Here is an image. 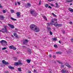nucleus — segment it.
Here are the masks:
<instances>
[{
	"label": "nucleus",
	"instance_id": "obj_39",
	"mask_svg": "<svg viewBox=\"0 0 73 73\" xmlns=\"http://www.w3.org/2000/svg\"><path fill=\"white\" fill-rule=\"evenodd\" d=\"M3 13H5L6 12L4 10H3Z\"/></svg>",
	"mask_w": 73,
	"mask_h": 73
},
{
	"label": "nucleus",
	"instance_id": "obj_8",
	"mask_svg": "<svg viewBox=\"0 0 73 73\" xmlns=\"http://www.w3.org/2000/svg\"><path fill=\"white\" fill-rule=\"evenodd\" d=\"M2 62L3 64H5V65H8L9 64V62L5 61V60H3L2 61Z\"/></svg>",
	"mask_w": 73,
	"mask_h": 73
},
{
	"label": "nucleus",
	"instance_id": "obj_46",
	"mask_svg": "<svg viewBox=\"0 0 73 73\" xmlns=\"http://www.w3.org/2000/svg\"><path fill=\"white\" fill-rule=\"evenodd\" d=\"M53 58H56V56H54V55H53Z\"/></svg>",
	"mask_w": 73,
	"mask_h": 73
},
{
	"label": "nucleus",
	"instance_id": "obj_48",
	"mask_svg": "<svg viewBox=\"0 0 73 73\" xmlns=\"http://www.w3.org/2000/svg\"><path fill=\"white\" fill-rule=\"evenodd\" d=\"M17 5V2H15V5Z\"/></svg>",
	"mask_w": 73,
	"mask_h": 73
},
{
	"label": "nucleus",
	"instance_id": "obj_36",
	"mask_svg": "<svg viewBox=\"0 0 73 73\" xmlns=\"http://www.w3.org/2000/svg\"><path fill=\"white\" fill-rule=\"evenodd\" d=\"M6 47H4L2 48V50H5V49H6Z\"/></svg>",
	"mask_w": 73,
	"mask_h": 73
},
{
	"label": "nucleus",
	"instance_id": "obj_15",
	"mask_svg": "<svg viewBox=\"0 0 73 73\" xmlns=\"http://www.w3.org/2000/svg\"><path fill=\"white\" fill-rule=\"evenodd\" d=\"M68 11H70L71 12H73V9L69 8L68 9Z\"/></svg>",
	"mask_w": 73,
	"mask_h": 73
},
{
	"label": "nucleus",
	"instance_id": "obj_17",
	"mask_svg": "<svg viewBox=\"0 0 73 73\" xmlns=\"http://www.w3.org/2000/svg\"><path fill=\"white\" fill-rule=\"evenodd\" d=\"M27 62L28 63V64H29L30 62H31V60H29V59H27L26 60Z\"/></svg>",
	"mask_w": 73,
	"mask_h": 73
},
{
	"label": "nucleus",
	"instance_id": "obj_31",
	"mask_svg": "<svg viewBox=\"0 0 73 73\" xmlns=\"http://www.w3.org/2000/svg\"><path fill=\"white\" fill-rule=\"evenodd\" d=\"M57 61L58 63H59V64H62V62H60L58 60H57Z\"/></svg>",
	"mask_w": 73,
	"mask_h": 73
},
{
	"label": "nucleus",
	"instance_id": "obj_25",
	"mask_svg": "<svg viewBox=\"0 0 73 73\" xmlns=\"http://www.w3.org/2000/svg\"><path fill=\"white\" fill-rule=\"evenodd\" d=\"M43 17L44 19H45V20H47V19L46 18V17L45 16H43Z\"/></svg>",
	"mask_w": 73,
	"mask_h": 73
},
{
	"label": "nucleus",
	"instance_id": "obj_11",
	"mask_svg": "<svg viewBox=\"0 0 73 73\" xmlns=\"http://www.w3.org/2000/svg\"><path fill=\"white\" fill-rule=\"evenodd\" d=\"M31 6V3H28L26 5V7H27V8H29Z\"/></svg>",
	"mask_w": 73,
	"mask_h": 73
},
{
	"label": "nucleus",
	"instance_id": "obj_53",
	"mask_svg": "<svg viewBox=\"0 0 73 73\" xmlns=\"http://www.w3.org/2000/svg\"><path fill=\"white\" fill-rule=\"evenodd\" d=\"M69 24H72V22H70L69 23Z\"/></svg>",
	"mask_w": 73,
	"mask_h": 73
},
{
	"label": "nucleus",
	"instance_id": "obj_56",
	"mask_svg": "<svg viewBox=\"0 0 73 73\" xmlns=\"http://www.w3.org/2000/svg\"><path fill=\"white\" fill-rule=\"evenodd\" d=\"M51 55L50 54V55H49V57H51Z\"/></svg>",
	"mask_w": 73,
	"mask_h": 73
},
{
	"label": "nucleus",
	"instance_id": "obj_44",
	"mask_svg": "<svg viewBox=\"0 0 73 73\" xmlns=\"http://www.w3.org/2000/svg\"><path fill=\"white\" fill-rule=\"evenodd\" d=\"M61 67L62 68H63V67H64V65H61Z\"/></svg>",
	"mask_w": 73,
	"mask_h": 73
},
{
	"label": "nucleus",
	"instance_id": "obj_21",
	"mask_svg": "<svg viewBox=\"0 0 73 73\" xmlns=\"http://www.w3.org/2000/svg\"><path fill=\"white\" fill-rule=\"evenodd\" d=\"M28 40H25L23 41V43L24 44H26V43H27L28 42Z\"/></svg>",
	"mask_w": 73,
	"mask_h": 73
},
{
	"label": "nucleus",
	"instance_id": "obj_38",
	"mask_svg": "<svg viewBox=\"0 0 73 73\" xmlns=\"http://www.w3.org/2000/svg\"><path fill=\"white\" fill-rule=\"evenodd\" d=\"M50 35H52V32L51 31H50Z\"/></svg>",
	"mask_w": 73,
	"mask_h": 73
},
{
	"label": "nucleus",
	"instance_id": "obj_5",
	"mask_svg": "<svg viewBox=\"0 0 73 73\" xmlns=\"http://www.w3.org/2000/svg\"><path fill=\"white\" fill-rule=\"evenodd\" d=\"M54 25L56 27L58 28V27H59L60 26H61V25L57 23V22H56L54 24Z\"/></svg>",
	"mask_w": 73,
	"mask_h": 73
},
{
	"label": "nucleus",
	"instance_id": "obj_63",
	"mask_svg": "<svg viewBox=\"0 0 73 73\" xmlns=\"http://www.w3.org/2000/svg\"><path fill=\"white\" fill-rule=\"evenodd\" d=\"M23 47H24V48H25V46H23Z\"/></svg>",
	"mask_w": 73,
	"mask_h": 73
},
{
	"label": "nucleus",
	"instance_id": "obj_55",
	"mask_svg": "<svg viewBox=\"0 0 73 73\" xmlns=\"http://www.w3.org/2000/svg\"><path fill=\"white\" fill-rule=\"evenodd\" d=\"M59 42L60 43V44H61V41H60V40H59Z\"/></svg>",
	"mask_w": 73,
	"mask_h": 73
},
{
	"label": "nucleus",
	"instance_id": "obj_4",
	"mask_svg": "<svg viewBox=\"0 0 73 73\" xmlns=\"http://www.w3.org/2000/svg\"><path fill=\"white\" fill-rule=\"evenodd\" d=\"M7 26H4V29H3L2 30H0V32H7Z\"/></svg>",
	"mask_w": 73,
	"mask_h": 73
},
{
	"label": "nucleus",
	"instance_id": "obj_13",
	"mask_svg": "<svg viewBox=\"0 0 73 73\" xmlns=\"http://www.w3.org/2000/svg\"><path fill=\"white\" fill-rule=\"evenodd\" d=\"M62 73H68V71H66L64 69L62 70L61 71Z\"/></svg>",
	"mask_w": 73,
	"mask_h": 73
},
{
	"label": "nucleus",
	"instance_id": "obj_29",
	"mask_svg": "<svg viewBox=\"0 0 73 73\" xmlns=\"http://www.w3.org/2000/svg\"><path fill=\"white\" fill-rule=\"evenodd\" d=\"M52 40H54V41H56L57 38H52Z\"/></svg>",
	"mask_w": 73,
	"mask_h": 73
},
{
	"label": "nucleus",
	"instance_id": "obj_49",
	"mask_svg": "<svg viewBox=\"0 0 73 73\" xmlns=\"http://www.w3.org/2000/svg\"><path fill=\"white\" fill-rule=\"evenodd\" d=\"M49 1H53V0H48Z\"/></svg>",
	"mask_w": 73,
	"mask_h": 73
},
{
	"label": "nucleus",
	"instance_id": "obj_24",
	"mask_svg": "<svg viewBox=\"0 0 73 73\" xmlns=\"http://www.w3.org/2000/svg\"><path fill=\"white\" fill-rule=\"evenodd\" d=\"M9 69H14V68L11 66H9Z\"/></svg>",
	"mask_w": 73,
	"mask_h": 73
},
{
	"label": "nucleus",
	"instance_id": "obj_59",
	"mask_svg": "<svg viewBox=\"0 0 73 73\" xmlns=\"http://www.w3.org/2000/svg\"><path fill=\"white\" fill-rule=\"evenodd\" d=\"M63 33H65V31H63Z\"/></svg>",
	"mask_w": 73,
	"mask_h": 73
},
{
	"label": "nucleus",
	"instance_id": "obj_16",
	"mask_svg": "<svg viewBox=\"0 0 73 73\" xmlns=\"http://www.w3.org/2000/svg\"><path fill=\"white\" fill-rule=\"evenodd\" d=\"M14 35V36H15V37L16 38H18L19 37L18 36H17V34L16 33H14L13 34Z\"/></svg>",
	"mask_w": 73,
	"mask_h": 73
},
{
	"label": "nucleus",
	"instance_id": "obj_34",
	"mask_svg": "<svg viewBox=\"0 0 73 73\" xmlns=\"http://www.w3.org/2000/svg\"><path fill=\"white\" fill-rule=\"evenodd\" d=\"M11 13H14V10H11Z\"/></svg>",
	"mask_w": 73,
	"mask_h": 73
},
{
	"label": "nucleus",
	"instance_id": "obj_22",
	"mask_svg": "<svg viewBox=\"0 0 73 73\" xmlns=\"http://www.w3.org/2000/svg\"><path fill=\"white\" fill-rule=\"evenodd\" d=\"M72 1H73V0H66V2H69V3H70V2H72Z\"/></svg>",
	"mask_w": 73,
	"mask_h": 73
},
{
	"label": "nucleus",
	"instance_id": "obj_50",
	"mask_svg": "<svg viewBox=\"0 0 73 73\" xmlns=\"http://www.w3.org/2000/svg\"><path fill=\"white\" fill-rule=\"evenodd\" d=\"M66 65L67 66H68V64L67 63H66Z\"/></svg>",
	"mask_w": 73,
	"mask_h": 73
},
{
	"label": "nucleus",
	"instance_id": "obj_64",
	"mask_svg": "<svg viewBox=\"0 0 73 73\" xmlns=\"http://www.w3.org/2000/svg\"><path fill=\"white\" fill-rule=\"evenodd\" d=\"M32 68H33V66H32Z\"/></svg>",
	"mask_w": 73,
	"mask_h": 73
},
{
	"label": "nucleus",
	"instance_id": "obj_58",
	"mask_svg": "<svg viewBox=\"0 0 73 73\" xmlns=\"http://www.w3.org/2000/svg\"><path fill=\"white\" fill-rule=\"evenodd\" d=\"M34 72H36V70H34Z\"/></svg>",
	"mask_w": 73,
	"mask_h": 73
},
{
	"label": "nucleus",
	"instance_id": "obj_40",
	"mask_svg": "<svg viewBox=\"0 0 73 73\" xmlns=\"http://www.w3.org/2000/svg\"><path fill=\"white\" fill-rule=\"evenodd\" d=\"M48 8H50V9H52V7H51V6H49Z\"/></svg>",
	"mask_w": 73,
	"mask_h": 73
},
{
	"label": "nucleus",
	"instance_id": "obj_19",
	"mask_svg": "<svg viewBox=\"0 0 73 73\" xmlns=\"http://www.w3.org/2000/svg\"><path fill=\"white\" fill-rule=\"evenodd\" d=\"M56 53L57 54H62V53L60 52H56Z\"/></svg>",
	"mask_w": 73,
	"mask_h": 73
},
{
	"label": "nucleus",
	"instance_id": "obj_10",
	"mask_svg": "<svg viewBox=\"0 0 73 73\" xmlns=\"http://www.w3.org/2000/svg\"><path fill=\"white\" fill-rule=\"evenodd\" d=\"M9 48L10 49H14V50H16V48L14 47L13 45L10 46Z\"/></svg>",
	"mask_w": 73,
	"mask_h": 73
},
{
	"label": "nucleus",
	"instance_id": "obj_37",
	"mask_svg": "<svg viewBox=\"0 0 73 73\" xmlns=\"http://www.w3.org/2000/svg\"><path fill=\"white\" fill-rule=\"evenodd\" d=\"M54 48H56L57 46L56 45H54Z\"/></svg>",
	"mask_w": 73,
	"mask_h": 73
},
{
	"label": "nucleus",
	"instance_id": "obj_7",
	"mask_svg": "<svg viewBox=\"0 0 73 73\" xmlns=\"http://www.w3.org/2000/svg\"><path fill=\"white\" fill-rule=\"evenodd\" d=\"M53 23H54V21H53V19H51V22H50V23H47V24L48 25H54V24Z\"/></svg>",
	"mask_w": 73,
	"mask_h": 73
},
{
	"label": "nucleus",
	"instance_id": "obj_43",
	"mask_svg": "<svg viewBox=\"0 0 73 73\" xmlns=\"http://www.w3.org/2000/svg\"><path fill=\"white\" fill-rule=\"evenodd\" d=\"M5 73H9V72H8V71H6L5 72Z\"/></svg>",
	"mask_w": 73,
	"mask_h": 73
},
{
	"label": "nucleus",
	"instance_id": "obj_47",
	"mask_svg": "<svg viewBox=\"0 0 73 73\" xmlns=\"http://www.w3.org/2000/svg\"><path fill=\"white\" fill-rule=\"evenodd\" d=\"M28 73H31L32 72L30 71H29L28 72Z\"/></svg>",
	"mask_w": 73,
	"mask_h": 73
},
{
	"label": "nucleus",
	"instance_id": "obj_27",
	"mask_svg": "<svg viewBox=\"0 0 73 73\" xmlns=\"http://www.w3.org/2000/svg\"><path fill=\"white\" fill-rule=\"evenodd\" d=\"M48 6H49V5L48 4H46L45 5V7H46V8H47L48 7Z\"/></svg>",
	"mask_w": 73,
	"mask_h": 73
},
{
	"label": "nucleus",
	"instance_id": "obj_2",
	"mask_svg": "<svg viewBox=\"0 0 73 73\" xmlns=\"http://www.w3.org/2000/svg\"><path fill=\"white\" fill-rule=\"evenodd\" d=\"M33 31L36 32H38L40 31V29H39V28L36 26V27H35V28L34 29Z\"/></svg>",
	"mask_w": 73,
	"mask_h": 73
},
{
	"label": "nucleus",
	"instance_id": "obj_35",
	"mask_svg": "<svg viewBox=\"0 0 73 73\" xmlns=\"http://www.w3.org/2000/svg\"><path fill=\"white\" fill-rule=\"evenodd\" d=\"M52 15H53V16H55V17H56V15H55L54 14V13H52Z\"/></svg>",
	"mask_w": 73,
	"mask_h": 73
},
{
	"label": "nucleus",
	"instance_id": "obj_18",
	"mask_svg": "<svg viewBox=\"0 0 73 73\" xmlns=\"http://www.w3.org/2000/svg\"><path fill=\"white\" fill-rule=\"evenodd\" d=\"M28 52H29V53H30V54H31L32 53L31 49L28 48Z\"/></svg>",
	"mask_w": 73,
	"mask_h": 73
},
{
	"label": "nucleus",
	"instance_id": "obj_3",
	"mask_svg": "<svg viewBox=\"0 0 73 73\" xmlns=\"http://www.w3.org/2000/svg\"><path fill=\"white\" fill-rule=\"evenodd\" d=\"M31 13L33 15V16H34L35 17H36V16L37 15V14L36 13H35V12L33 11H31Z\"/></svg>",
	"mask_w": 73,
	"mask_h": 73
},
{
	"label": "nucleus",
	"instance_id": "obj_1",
	"mask_svg": "<svg viewBox=\"0 0 73 73\" xmlns=\"http://www.w3.org/2000/svg\"><path fill=\"white\" fill-rule=\"evenodd\" d=\"M36 27V26L34 24H32L30 26V28L32 31H33Z\"/></svg>",
	"mask_w": 73,
	"mask_h": 73
},
{
	"label": "nucleus",
	"instance_id": "obj_33",
	"mask_svg": "<svg viewBox=\"0 0 73 73\" xmlns=\"http://www.w3.org/2000/svg\"><path fill=\"white\" fill-rule=\"evenodd\" d=\"M50 5H51V6H52V7H54V5L53 4H52V3H50Z\"/></svg>",
	"mask_w": 73,
	"mask_h": 73
},
{
	"label": "nucleus",
	"instance_id": "obj_32",
	"mask_svg": "<svg viewBox=\"0 0 73 73\" xmlns=\"http://www.w3.org/2000/svg\"><path fill=\"white\" fill-rule=\"evenodd\" d=\"M47 28L48 29V30L49 31H50V29H51L50 27H47Z\"/></svg>",
	"mask_w": 73,
	"mask_h": 73
},
{
	"label": "nucleus",
	"instance_id": "obj_6",
	"mask_svg": "<svg viewBox=\"0 0 73 73\" xmlns=\"http://www.w3.org/2000/svg\"><path fill=\"white\" fill-rule=\"evenodd\" d=\"M18 61L19 62H16L15 63V65L16 66H18V65H22V63L19 60Z\"/></svg>",
	"mask_w": 73,
	"mask_h": 73
},
{
	"label": "nucleus",
	"instance_id": "obj_51",
	"mask_svg": "<svg viewBox=\"0 0 73 73\" xmlns=\"http://www.w3.org/2000/svg\"><path fill=\"white\" fill-rule=\"evenodd\" d=\"M71 41H72V42H73V39H72L71 40Z\"/></svg>",
	"mask_w": 73,
	"mask_h": 73
},
{
	"label": "nucleus",
	"instance_id": "obj_42",
	"mask_svg": "<svg viewBox=\"0 0 73 73\" xmlns=\"http://www.w3.org/2000/svg\"><path fill=\"white\" fill-rule=\"evenodd\" d=\"M67 66L68 68H70V65H67Z\"/></svg>",
	"mask_w": 73,
	"mask_h": 73
},
{
	"label": "nucleus",
	"instance_id": "obj_60",
	"mask_svg": "<svg viewBox=\"0 0 73 73\" xmlns=\"http://www.w3.org/2000/svg\"><path fill=\"white\" fill-rule=\"evenodd\" d=\"M72 5V3H70V5Z\"/></svg>",
	"mask_w": 73,
	"mask_h": 73
},
{
	"label": "nucleus",
	"instance_id": "obj_9",
	"mask_svg": "<svg viewBox=\"0 0 73 73\" xmlns=\"http://www.w3.org/2000/svg\"><path fill=\"white\" fill-rule=\"evenodd\" d=\"M8 25L9 26L10 28H11L12 29H14L15 28V27L13 25H11V24H8Z\"/></svg>",
	"mask_w": 73,
	"mask_h": 73
},
{
	"label": "nucleus",
	"instance_id": "obj_54",
	"mask_svg": "<svg viewBox=\"0 0 73 73\" xmlns=\"http://www.w3.org/2000/svg\"><path fill=\"white\" fill-rule=\"evenodd\" d=\"M15 30H16V31H18V29H15Z\"/></svg>",
	"mask_w": 73,
	"mask_h": 73
},
{
	"label": "nucleus",
	"instance_id": "obj_30",
	"mask_svg": "<svg viewBox=\"0 0 73 73\" xmlns=\"http://www.w3.org/2000/svg\"><path fill=\"white\" fill-rule=\"evenodd\" d=\"M53 20H54V21H57V19L56 18H54Z\"/></svg>",
	"mask_w": 73,
	"mask_h": 73
},
{
	"label": "nucleus",
	"instance_id": "obj_26",
	"mask_svg": "<svg viewBox=\"0 0 73 73\" xmlns=\"http://www.w3.org/2000/svg\"><path fill=\"white\" fill-rule=\"evenodd\" d=\"M11 20H14V21H16V19H13V18L11 17Z\"/></svg>",
	"mask_w": 73,
	"mask_h": 73
},
{
	"label": "nucleus",
	"instance_id": "obj_12",
	"mask_svg": "<svg viewBox=\"0 0 73 73\" xmlns=\"http://www.w3.org/2000/svg\"><path fill=\"white\" fill-rule=\"evenodd\" d=\"M1 44H3V43H6V44L7 43V42L5 40H2L1 41H0Z\"/></svg>",
	"mask_w": 73,
	"mask_h": 73
},
{
	"label": "nucleus",
	"instance_id": "obj_45",
	"mask_svg": "<svg viewBox=\"0 0 73 73\" xmlns=\"http://www.w3.org/2000/svg\"><path fill=\"white\" fill-rule=\"evenodd\" d=\"M41 1H40L39 3V4H41Z\"/></svg>",
	"mask_w": 73,
	"mask_h": 73
},
{
	"label": "nucleus",
	"instance_id": "obj_23",
	"mask_svg": "<svg viewBox=\"0 0 73 73\" xmlns=\"http://www.w3.org/2000/svg\"><path fill=\"white\" fill-rule=\"evenodd\" d=\"M18 71H19V72H21V68H18Z\"/></svg>",
	"mask_w": 73,
	"mask_h": 73
},
{
	"label": "nucleus",
	"instance_id": "obj_28",
	"mask_svg": "<svg viewBox=\"0 0 73 73\" xmlns=\"http://www.w3.org/2000/svg\"><path fill=\"white\" fill-rule=\"evenodd\" d=\"M55 5H56V7H58V4L57 3H55Z\"/></svg>",
	"mask_w": 73,
	"mask_h": 73
},
{
	"label": "nucleus",
	"instance_id": "obj_61",
	"mask_svg": "<svg viewBox=\"0 0 73 73\" xmlns=\"http://www.w3.org/2000/svg\"><path fill=\"white\" fill-rule=\"evenodd\" d=\"M17 53L18 54H19V52H17Z\"/></svg>",
	"mask_w": 73,
	"mask_h": 73
},
{
	"label": "nucleus",
	"instance_id": "obj_14",
	"mask_svg": "<svg viewBox=\"0 0 73 73\" xmlns=\"http://www.w3.org/2000/svg\"><path fill=\"white\" fill-rule=\"evenodd\" d=\"M0 18H1V20H4V19H5V17L3 16H1L0 17Z\"/></svg>",
	"mask_w": 73,
	"mask_h": 73
},
{
	"label": "nucleus",
	"instance_id": "obj_62",
	"mask_svg": "<svg viewBox=\"0 0 73 73\" xmlns=\"http://www.w3.org/2000/svg\"><path fill=\"white\" fill-rule=\"evenodd\" d=\"M0 24H2V23H1V22H0Z\"/></svg>",
	"mask_w": 73,
	"mask_h": 73
},
{
	"label": "nucleus",
	"instance_id": "obj_20",
	"mask_svg": "<svg viewBox=\"0 0 73 73\" xmlns=\"http://www.w3.org/2000/svg\"><path fill=\"white\" fill-rule=\"evenodd\" d=\"M16 14H17V16L18 17H20V13L19 12H17L16 13Z\"/></svg>",
	"mask_w": 73,
	"mask_h": 73
},
{
	"label": "nucleus",
	"instance_id": "obj_57",
	"mask_svg": "<svg viewBox=\"0 0 73 73\" xmlns=\"http://www.w3.org/2000/svg\"><path fill=\"white\" fill-rule=\"evenodd\" d=\"M11 37H14V36H13V35H11Z\"/></svg>",
	"mask_w": 73,
	"mask_h": 73
},
{
	"label": "nucleus",
	"instance_id": "obj_41",
	"mask_svg": "<svg viewBox=\"0 0 73 73\" xmlns=\"http://www.w3.org/2000/svg\"><path fill=\"white\" fill-rule=\"evenodd\" d=\"M17 3L18 4V5H20V3L19 2H17Z\"/></svg>",
	"mask_w": 73,
	"mask_h": 73
},
{
	"label": "nucleus",
	"instance_id": "obj_52",
	"mask_svg": "<svg viewBox=\"0 0 73 73\" xmlns=\"http://www.w3.org/2000/svg\"><path fill=\"white\" fill-rule=\"evenodd\" d=\"M2 7L1 5V4L0 3V8H1Z\"/></svg>",
	"mask_w": 73,
	"mask_h": 73
}]
</instances>
